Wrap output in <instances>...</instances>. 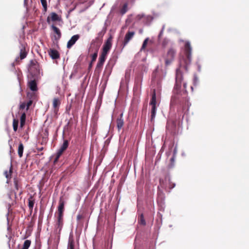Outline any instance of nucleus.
<instances>
[{
	"mask_svg": "<svg viewBox=\"0 0 249 249\" xmlns=\"http://www.w3.org/2000/svg\"><path fill=\"white\" fill-rule=\"evenodd\" d=\"M12 166H10V169L9 171H5L4 173L5 177L8 179H10L11 178V175L12 173Z\"/></svg>",
	"mask_w": 249,
	"mask_h": 249,
	"instance_id": "nucleus-22",
	"label": "nucleus"
},
{
	"mask_svg": "<svg viewBox=\"0 0 249 249\" xmlns=\"http://www.w3.org/2000/svg\"><path fill=\"white\" fill-rule=\"evenodd\" d=\"M32 103L33 101L32 100H30L27 103H26V110H28L29 109L30 107L32 105Z\"/></svg>",
	"mask_w": 249,
	"mask_h": 249,
	"instance_id": "nucleus-34",
	"label": "nucleus"
},
{
	"mask_svg": "<svg viewBox=\"0 0 249 249\" xmlns=\"http://www.w3.org/2000/svg\"><path fill=\"white\" fill-rule=\"evenodd\" d=\"M106 57L107 55L101 53L99 57V61L96 65V71H101L103 64L106 60Z\"/></svg>",
	"mask_w": 249,
	"mask_h": 249,
	"instance_id": "nucleus-10",
	"label": "nucleus"
},
{
	"mask_svg": "<svg viewBox=\"0 0 249 249\" xmlns=\"http://www.w3.org/2000/svg\"><path fill=\"white\" fill-rule=\"evenodd\" d=\"M25 107H26V103L23 102V103H22L20 105V107H19V108L20 109H23L25 108Z\"/></svg>",
	"mask_w": 249,
	"mask_h": 249,
	"instance_id": "nucleus-35",
	"label": "nucleus"
},
{
	"mask_svg": "<svg viewBox=\"0 0 249 249\" xmlns=\"http://www.w3.org/2000/svg\"><path fill=\"white\" fill-rule=\"evenodd\" d=\"M43 149V147L39 148H38V151H42Z\"/></svg>",
	"mask_w": 249,
	"mask_h": 249,
	"instance_id": "nucleus-42",
	"label": "nucleus"
},
{
	"mask_svg": "<svg viewBox=\"0 0 249 249\" xmlns=\"http://www.w3.org/2000/svg\"><path fill=\"white\" fill-rule=\"evenodd\" d=\"M25 121H20V127L22 128L25 125Z\"/></svg>",
	"mask_w": 249,
	"mask_h": 249,
	"instance_id": "nucleus-39",
	"label": "nucleus"
},
{
	"mask_svg": "<svg viewBox=\"0 0 249 249\" xmlns=\"http://www.w3.org/2000/svg\"><path fill=\"white\" fill-rule=\"evenodd\" d=\"M138 223L142 225L145 226L146 225V222L145 221L143 214L142 213L138 218Z\"/></svg>",
	"mask_w": 249,
	"mask_h": 249,
	"instance_id": "nucleus-24",
	"label": "nucleus"
},
{
	"mask_svg": "<svg viewBox=\"0 0 249 249\" xmlns=\"http://www.w3.org/2000/svg\"><path fill=\"white\" fill-rule=\"evenodd\" d=\"M97 55H98V49H96L94 52V53L91 55V63H93L94 62L96 58H97Z\"/></svg>",
	"mask_w": 249,
	"mask_h": 249,
	"instance_id": "nucleus-29",
	"label": "nucleus"
},
{
	"mask_svg": "<svg viewBox=\"0 0 249 249\" xmlns=\"http://www.w3.org/2000/svg\"><path fill=\"white\" fill-rule=\"evenodd\" d=\"M28 86L30 89L33 91H35L37 90V84L35 80H32L29 81Z\"/></svg>",
	"mask_w": 249,
	"mask_h": 249,
	"instance_id": "nucleus-15",
	"label": "nucleus"
},
{
	"mask_svg": "<svg viewBox=\"0 0 249 249\" xmlns=\"http://www.w3.org/2000/svg\"><path fill=\"white\" fill-rule=\"evenodd\" d=\"M127 11V4L125 3L124 4L123 7L120 10V13L122 15L124 14Z\"/></svg>",
	"mask_w": 249,
	"mask_h": 249,
	"instance_id": "nucleus-28",
	"label": "nucleus"
},
{
	"mask_svg": "<svg viewBox=\"0 0 249 249\" xmlns=\"http://www.w3.org/2000/svg\"><path fill=\"white\" fill-rule=\"evenodd\" d=\"M156 89L152 90L151 94V99L149 105L151 106V121H153L155 119L156 113Z\"/></svg>",
	"mask_w": 249,
	"mask_h": 249,
	"instance_id": "nucleus-3",
	"label": "nucleus"
},
{
	"mask_svg": "<svg viewBox=\"0 0 249 249\" xmlns=\"http://www.w3.org/2000/svg\"><path fill=\"white\" fill-rule=\"evenodd\" d=\"M35 202V199L33 196L31 195L28 198V207L31 212L33 211V207Z\"/></svg>",
	"mask_w": 249,
	"mask_h": 249,
	"instance_id": "nucleus-18",
	"label": "nucleus"
},
{
	"mask_svg": "<svg viewBox=\"0 0 249 249\" xmlns=\"http://www.w3.org/2000/svg\"><path fill=\"white\" fill-rule=\"evenodd\" d=\"M40 1L43 7L44 11L46 12L47 10V3L46 0H40Z\"/></svg>",
	"mask_w": 249,
	"mask_h": 249,
	"instance_id": "nucleus-30",
	"label": "nucleus"
},
{
	"mask_svg": "<svg viewBox=\"0 0 249 249\" xmlns=\"http://www.w3.org/2000/svg\"><path fill=\"white\" fill-rule=\"evenodd\" d=\"M68 141L67 140H64L63 144L62 145L60 148L59 149L58 151L59 152V155H62L64 151H65L66 149L68 148Z\"/></svg>",
	"mask_w": 249,
	"mask_h": 249,
	"instance_id": "nucleus-17",
	"label": "nucleus"
},
{
	"mask_svg": "<svg viewBox=\"0 0 249 249\" xmlns=\"http://www.w3.org/2000/svg\"><path fill=\"white\" fill-rule=\"evenodd\" d=\"M61 155H59V152H57V154H56V157H55V159H54V163H55L56 162H57V161L58 160V159H59V157H60V156Z\"/></svg>",
	"mask_w": 249,
	"mask_h": 249,
	"instance_id": "nucleus-36",
	"label": "nucleus"
},
{
	"mask_svg": "<svg viewBox=\"0 0 249 249\" xmlns=\"http://www.w3.org/2000/svg\"><path fill=\"white\" fill-rule=\"evenodd\" d=\"M112 38H108L103 45L102 54L107 55L112 46Z\"/></svg>",
	"mask_w": 249,
	"mask_h": 249,
	"instance_id": "nucleus-6",
	"label": "nucleus"
},
{
	"mask_svg": "<svg viewBox=\"0 0 249 249\" xmlns=\"http://www.w3.org/2000/svg\"><path fill=\"white\" fill-rule=\"evenodd\" d=\"M50 18H51V20L53 21H58L60 20L58 15L54 12H53L50 14V17H48V18H47V22H49Z\"/></svg>",
	"mask_w": 249,
	"mask_h": 249,
	"instance_id": "nucleus-19",
	"label": "nucleus"
},
{
	"mask_svg": "<svg viewBox=\"0 0 249 249\" xmlns=\"http://www.w3.org/2000/svg\"><path fill=\"white\" fill-rule=\"evenodd\" d=\"M27 0H24V4L25 5H27Z\"/></svg>",
	"mask_w": 249,
	"mask_h": 249,
	"instance_id": "nucleus-43",
	"label": "nucleus"
},
{
	"mask_svg": "<svg viewBox=\"0 0 249 249\" xmlns=\"http://www.w3.org/2000/svg\"><path fill=\"white\" fill-rule=\"evenodd\" d=\"M63 226V215H57L55 225L56 230H58V233L60 234Z\"/></svg>",
	"mask_w": 249,
	"mask_h": 249,
	"instance_id": "nucleus-9",
	"label": "nucleus"
},
{
	"mask_svg": "<svg viewBox=\"0 0 249 249\" xmlns=\"http://www.w3.org/2000/svg\"><path fill=\"white\" fill-rule=\"evenodd\" d=\"M123 113H122L119 117L117 119V126L118 130L120 131L124 124V119H123Z\"/></svg>",
	"mask_w": 249,
	"mask_h": 249,
	"instance_id": "nucleus-14",
	"label": "nucleus"
},
{
	"mask_svg": "<svg viewBox=\"0 0 249 249\" xmlns=\"http://www.w3.org/2000/svg\"><path fill=\"white\" fill-rule=\"evenodd\" d=\"M28 71L32 75H36L39 73V65L36 60L30 61Z\"/></svg>",
	"mask_w": 249,
	"mask_h": 249,
	"instance_id": "nucleus-4",
	"label": "nucleus"
},
{
	"mask_svg": "<svg viewBox=\"0 0 249 249\" xmlns=\"http://www.w3.org/2000/svg\"><path fill=\"white\" fill-rule=\"evenodd\" d=\"M48 53L53 59H57L60 58L59 53L55 49H50V50L48 51Z\"/></svg>",
	"mask_w": 249,
	"mask_h": 249,
	"instance_id": "nucleus-12",
	"label": "nucleus"
},
{
	"mask_svg": "<svg viewBox=\"0 0 249 249\" xmlns=\"http://www.w3.org/2000/svg\"><path fill=\"white\" fill-rule=\"evenodd\" d=\"M177 54V50L174 47L168 48L166 52L162 56L166 67L170 66L175 60Z\"/></svg>",
	"mask_w": 249,
	"mask_h": 249,
	"instance_id": "nucleus-2",
	"label": "nucleus"
},
{
	"mask_svg": "<svg viewBox=\"0 0 249 249\" xmlns=\"http://www.w3.org/2000/svg\"><path fill=\"white\" fill-rule=\"evenodd\" d=\"M171 162H174V157H173V158H172L171 159Z\"/></svg>",
	"mask_w": 249,
	"mask_h": 249,
	"instance_id": "nucleus-44",
	"label": "nucleus"
},
{
	"mask_svg": "<svg viewBox=\"0 0 249 249\" xmlns=\"http://www.w3.org/2000/svg\"><path fill=\"white\" fill-rule=\"evenodd\" d=\"M27 53L25 51V48H22L20 50V59H23L27 56Z\"/></svg>",
	"mask_w": 249,
	"mask_h": 249,
	"instance_id": "nucleus-26",
	"label": "nucleus"
},
{
	"mask_svg": "<svg viewBox=\"0 0 249 249\" xmlns=\"http://www.w3.org/2000/svg\"><path fill=\"white\" fill-rule=\"evenodd\" d=\"M135 34V32L133 31H128L126 35H125L124 41L123 42L122 46L123 48H124L129 42V41L132 39Z\"/></svg>",
	"mask_w": 249,
	"mask_h": 249,
	"instance_id": "nucleus-7",
	"label": "nucleus"
},
{
	"mask_svg": "<svg viewBox=\"0 0 249 249\" xmlns=\"http://www.w3.org/2000/svg\"><path fill=\"white\" fill-rule=\"evenodd\" d=\"M65 201L63 196H61L59 200L57 215H63L64 212Z\"/></svg>",
	"mask_w": 249,
	"mask_h": 249,
	"instance_id": "nucleus-8",
	"label": "nucleus"
},
{
	"mask_svg": "<svg viewBox=\"0 0 249 249\" xmlns=\"http://www.w3.org/2000/svg\"><path fill=\"white\" fill-rule=\"evenodd\" d=\"M92 63H91V62L90 63V64H89V69H91V68L92 67Z\"/></svg>",
	"mask_w": 249,
	"mask_h": 249,
	"instance_id": "nucleus-40",
	"label": "nucleus"
},
{
	"mask_svg": "<svg viewBox=\"0 0 249 249\" xmlns=\"http://www.w3.org/2000/svg\"><path fill=\"white\" fill-rule=\"evenodd\" d=\"M52 28L53 32L56 34L57 36H55L54 37L56 40H58L61 38V33L58 28L53 25Z\"/></svg>",
	"mask_w": 249,
	"mask_h": 249,
	"instance_id": "nucleus-16",
	"label": "nucleus"
},
{
	"mask_svg": "<svg viewBox=\"0 0 249 249\" xmlns=\"http://www.w3.org/2000/svg\"><path fill=\"white\" fill-rule=\"evenodd\" d=\"M168 42H169V41H168V39H165H165H164L162 40V42H161V45H162V46L163 47H164H164H165L167 46V45L168 44Z\"/></svg>",
	"mask_w": 249,
	"mask_h": 249,
	"instance_id": "nucleus-32",
	"label": "nucleus"
},
{
	"mask_svg": "<svg viewBox=\"0 0 249 249\" xmlns=\"http://www.w3.org/2000/svg\"><path fill=\"white\" fill-rule=\"evenodd\" d=\"M18 119H14L13 121V126L15 132H16L18 130Z\"/></svg>",
	"mask_w": 249,
	"mask_h": 249,
	"instance_id": "nucleus-27",
	"label": "nucleus"
},
{
	"mask_svg": "<svg viewBox=\"0 0 249 249\" xmlns=\"http://www.w3.org/2000/svg\"><path fill=\"white\" fill-rule=\"evenodd\" d=\"M24 146L22 143H20L18 147V155L20 158L23 156Z\"/></svg>",
	"mask_w": 249,
	"mask_h": 249,
	"instance_id": "nucleus-23",
	"label": "nucleus"
},
{
	"mask_svg": "<svg viewBox=\"0 0 249 249\" xmlns=\"http://www.w3.org/2000/svg\"><path fill=\"white\" fill-rule=\"evenodd\" d=\"M165 183H164V181L163 180H160V184L162 188H163L165 189H171L175 187V183L171 181L169 177H165Z\"/></svg>",
	"mask_w": 249,
	"mask_h": 249,
	"instance_id": "nucleus-5",
	"label": "nucleus"
},
{
	"mask_svg": "<svg viewBox=\"0 0 249 249\" xmlns=\"http://www.w3.org/2000/svg\"><path fill=\"white\" fill-rule=\"evenodd\" d=\"M60 100L58 98H54L53 101V106L54 109V112L55 114H57L59 107L60 105Z\"/></svg>",
	"mask_w": 249,
	"mask_h": 249,
	"instance_id": "nucleus-13",
	"label": "nucleus"
},
{
	"mask_svg": "<svg viewBox=\"0 0 249 249\" xmlns=\"http://www.w3.org/2000/svg\"><path fill=\"white\" fill-rule=\"evenodd\" d=\"M83 218H84V216L81 214H78L77 215V220H79Z\"/></svg>",
	"mask_w": 249,
	"mask_h": 249,
	"instance_id": "nucleus-38",
	"label": "nucleus"
},
{
	"mask_svg": "<svg viewBox=\"0 0 249 249\" xmlns=\"http://www.w3.org/2000/svg\"><path fill=\"white\" fill-rule=\"evenodd\" d=\"M148 40H149V38H148V37L144 39V40L143 42V43H142V48L141 49V51L145 49Z\"/></svg>",
	"mask_w": 249,
	"mask_h": 249,
	"instance_id": "nucleus-31",
	"label": "nucleus"
},
{
	"mask_svg": "<svg viewBox=\"0 0 249 249\" xmlns=\"http://www.w3.org/2000/svg\"><path fill=\"white\" fill-rule=\"evenodd\" d=\"M138 17L139 18V19H141V18H142L143 17V15H138Z\"/></svg>",
	"mask_w": 249,
	"mask_h": 249,
	"instance_id": "nucleus-41",
	"label": "nucleus"
},
{
	"mask_svg": "<svg viewBox=\"0 0 249 249\" xmlns=\"http://www.w3.org/2000/svg\"><path fill=\"white\" fill-rule=\"evenodd\" d=\"M26 121V113L23 112L22 113L20 118V121Z\"/></svg>",
	"mask_w": 249,
	"mask_h": 249,
	"instance_id": "nucleus-33",
	"label": "nucleus"
},
{
	"mask_svg": "<svg viewBox=\"0 0 249 249\" xmlns=\"http://www.w3.org/2000/svg\"><path fill=\"white\" fill-rule=\"evenodd\" d=\"M31 244V241L29 240H26L23 245V247L21 249H28Z\"/></svg>",
	"mask_w": 249,
	"mask_h": 249,
	"instance_id": "nucleus-25",
	"label": "nucleus"
},
{
	"mask_svg": "<svg viewBox=\"0 0 249 249\" xmlns=\"http://www.w3.org/2000/svg\"><path fill=\"white\" fill-rule=\"evenodd\" d=\"M183 88H184V89L185 90V92H187V90H186V89H187V83L186 82H183Z\"/></svg>",
	"mask_w": 249,
	"mask_h": 249,
	"instance_id": "nucleus-37",
	"label": "nucleus"
},
{
	"mask_svg": "<svg viewBox=\"0 0 249 249\" xmlns=\"http://www.w3.org/2000/svg\"><path fill=\"white\" fill-rule=\"evenodd\" d=\"M67 249H74V240L72 236L69 237Z\"/></svg>",
	"mask_w": 249,
	"mask_h": 249,
	"instance_id": "nucleus-21",
	"label": "nucleus"
},
{
	"mask_svg": "<svg viewBox=\"0 0 249 249\" xmlns=\"http://www.w3.org/2000/svg\"><path fill=\"white\" fill-rule=\"evenodd\" d=\"M192 48L189 42H187L185 44V55L186 59L184 60L185 66H180L179 68L176 70V83L174 88V92L175 94H178L180 92L181 83L183 80L184 70L187 71V66L191 63Z\"/></svg>",
	"mask_w": 249,
	"mask_h": 249,
	"instance_id": "nucleus-1",
	"label": "nucleus"
},
{
	"mask_svg": "<svg viewBox=\"0 0 249 249\" xmlns=\"http://www.w3.org/2000/svg\"><path fill=\"white\" fill-rule=\"evenodd\" d=\"M80 35H75L73 36L71 39L68 41L67 44L68 49H70L75 43V42L79 39Z\"/></svg>",
	"mask_w": 249,
	"mask_h": 249,
	"instance_id": "nucleus-11",
	"label": "nucleus"
},
{
	"mask_svg": "<svg viewBox=\"0 0 249 249\" xmlns=\"http://www.w3.org/2000/svg\"><path fill=\"white\" fill-rule=\"evenodd\" d=\"M14 184L15 188L17 191L21 188L22 184L20 179L18 178H14Z\"/></svg>",
	"mask_w": 249,
	"mask_h": 249,
	"instance_id": "nucleus-20",
	"label": "nucleus"
}]
</instances>
